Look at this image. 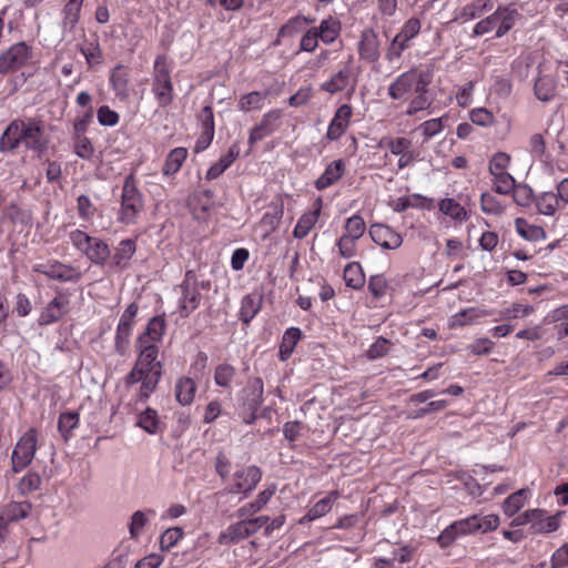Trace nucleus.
<instances>
[{
  "mask_svg": "<svg viewBox=\"0 0 568 568\" xmlns=\"http://www.w3.org/2000/svg\"><path fill=\"white\" fill-rule=\"evenodd\" d=\"M121 67L118 65L110 75V84L116 97H128V77L120 72Z\"/></svg>",
  "mask_w": 568,
  "mask_h": 568,
  "instance_id": "nucleus-53",
  "label": "nucleus"
},
{
  "mask_svg": "<svg viewBox=\"0 0 568 568\" xmlns=\"http://www.w3.org/2000/svg\"><path fill=\"white\" fill-rule=\"evenodd\" d=\"M237 518L239 520L236 523L229 525L219 534L217 542L220 545L231 546L254 535L247 521V517Z\"/></svg>",
  "mask_w": 568,
  "mask_h": 568,
  "instance_id": "nucleus-17",
  "label": "nucleus"
},
{
  "mask_svg": "<svg viewBox=\"0 0 568 568\" xmlns=\"http://www.w3.org/2000/svg\"><path fill=\"white\" fill-rule=\"evenodd\" d=\"M322 206L323 201L321 197H318L314 201L312 210L303 213L300 216L293 230V235L295 239L302 240L310 234L320 219Z\"/></svg>",
  "mask_w": 568,
  "mask_h": 568,
  "instance_id": "nucleus-21",
  "label": "nucleus"
},
{
  "mask_svg": "<svg viewBox=\"0 0 568 568\" xmlns=\"http://www.w3.org/2000/svg\"><path fill=\"white\" fill-rule=\"evenodd\" d=\"M490 175L493 176V185L496 193L501 195L511 193L516 181L508 171L490 173Z\"/></svg>",
  "mask_w": 568,
  "mask_h": 568,
  "instance_id": "nucleus-49",
  "label": "nucleus"
},
{
  "mask_svg": "<svg viewBox=\"0 0 568 568\" xmlns=\"http://www.w3.org/2000/svg\"><path fill=\"white\" fill-rule=\"evenodd\" d=\"M160 379L161 373H150V369L139 367V365L135 363L131 372L125 376L124 382L126 386H132L138 383H141L140 389L138 392V399L140 402H146L150 398V396L155 392Z\"/></svg>",
  "mask_w": 568,
  "mask_h": 568,
  "instance_id": "nucleus-9",
  "label": "nucleus"
},
{
  "mask_svg": "<svg viewBox=\"0 0 568 568\" xmlns=\"http://www.w3.org/2000/svg\"><path fill=\"white\" fill-rule=\"evenodd\" d=\"M480 209L486 214H500L504 211V206L497 200V197L488 192H484L480 195Z\"/></svg>",
  "mask_w": 568,
  "mask_h": 568,
  "instance_id": "nucleus-63",
  "label": "nucleus"
},
{
  "mask_svg": "<svg viewBox=\"0 0 568 568\" xmlns=\"http://www.w3.org/2000/svg\"><path fill=\"white\" fill-rule=\"evenodd\" d=\"M438 209L443 214L459 223L467 221L469 217L466 209L452 197L440 200Z\"/></svg>",
  "mask_w": 568,
  "mask_h": 568,
  "instance_id": "nucleus-41",
  "label": "nucleus"
},
{
  "mask_svg": "<svg viewBox=\"0 0 568 568\" xmlns=\"http://www.w3.org/2000/svg\"><path fill=\"white\" fill-rule=\"evenodd\" d=\"M241 152V146L239 142H234L230 145L226 153L223 154L219 161L212 164L206 171L205 178L207 180L217 179L224 171H226L233 162L239 158Z\"/></svg>",
  "mask_w": 568,
  "mask_h": 568,
  "instance_id": "nucleus-26",
  "label": "nucleus"
},
{
  "mask_svg": "<svg viewBox=\"0 0 568 568\" xmlns=\"http://www.w3.org/2000/svg\"><path fill=\"white\" fill-rule=\"evenodd\" d=\"M69 237L72 245L92 264L103 266L109 261L111 251L102 239L91 236L82 230L70 232Z\"/></svg>",
  "mask_w": 568,
  "mask_h": 568,
  "instance_id": "nucleus-5",
  "label": "nucleus"
},
{
  "mask_svg": "<svg viewBox=\"0 0 568 568\" xmlns=\"http://www.w3.org/2000/svg\"><path fill=\"white\" fill-rule=\"evenodd\" d=\"M197 386L193 378L189 376L180 377L174 387L175 398L182 406H189L193 403Z\"/></svg>",
  "mask_w": 568,
  "mask_h": 568,
  "instance_id": "nucleus-27",
  "label": "nucleus"
},
{
  "mask_svg": "<svg viewBox=\"0 0 568 568\" xmlns=\"http://www.w3.org/2000/svg\"><path fill=\"white\" fill-rule=\"evenodd\" d=\"M84 0H68L62 9L61 28L63 32H71L80 20L81 8Z\"/></svg>",
  "mask_w": 568,
  "mask_h": 568,
  "instance_id": "nucleus-28",
  "label": "nucleus"
},
{
  "mask_svg": "<svg viewBox=\"0 0 568 568\" xmlns=\"http://www.w3.org/2000/svg\"><path fill=\"white\" fill-rule=\"evenodd\" d=\"M489 17L494 19L495 37L501 38L513 29L520 13L514 6H499Z\"/></svg>",
  "mask_w": 568,
  "mask_h": 568,
  "instance_id": "nucleus-14",
  "label": "nucleus"
},
{
  "mask_svg": "<svg viewBox=\"0 0 568 568\" xmlns=\"http://www.w3.org/2000/svg\"><path fill=\"white\" fill-rule=\"evenodd\" d=\"M301 337L302 331L298 327H290L284 332L278 353L281 361L285 362L291 357Z\"/></svg>",
  "mask_w": 568,
  "mask_h": 568,
  "instance_id": "nucleus-39",
  "label": "nucleus"
},
{
  "mask_svg": "<svg viewBox=\"0 0 568 568\" xmlns=\"http://www.w3.org/2000/svg\"><path fill=\"white\" fill-rule=\"evenodd\" d=\"M557 82L552 75L539 74L535 80L534 92L542 102L551 101L556 95Z\"/></svg>",
  "mask_w": 568,
  "mask_h": 568,
  "instance_id": "nucleus-29",
  "label": "nucleus"
},
{
  "mask_svg": "<svg viewBox=\"0 0 568 568\" xmlns=\"http://www.w3.org/2000/svg\"><path fill=\"white\" fill-rule=\"evenodd\" d=\"M138 426L149 434H156L160 432V418L158 412L151 407L145 408L138 418Z\"/></svg>",
  "mask_w": 568,
  "mask_h": 568,
  "instance_id": "nucleus-46",
  "label": "nucleus"
},
{
  "mask_svg": "<svg viewBox=\"0 0 568 568\" xmlns=\"http://www.w3.org/2000/svg\"><path fill=\"white\" fill-rule=\"evenodd\" d=\"M31 508L32 506L29 501H11L0 510V515L8 523H14L27 518Z\"/></svg>",
  "mask_w": 568,
  "mask_h": 568,
  "instance_id": "nucleus-36",
  "label": "nucleus"
},
{
  "mask_svg": "<svg viewBox=\"0 0 568 568\" xmlns=\"http://www.w3.org/2000/svg\"><path fill=\"white\" fill-rule=\"evenodd\" d=\"M369 235L377 245L386 250H396L403 243L402 235L384 224L371 225Z\"/></svg>",
  "mask_w": 568,
  "mask_h": 568,
  "instance_id": "nucleus-20",
  "label": "nucleus"
},
{
  "mask_svg": "<svg viewBox=\"0 0 568 568\" xmlns=\"http://www.w3.org/2000/svg\"><path fill=\"white\" fill-rule=\"evenodd\" d=\"M79 414L77 412L61 413L58 419V429L65 440L70 438L72 432L79 425Z\"/></svg>",
  "mask_w": 568,
  "mask_h": 568,
  "instance_id": "nucleus-48",
  "label": "nucleus"
},
{
  "mask_svg": "<svg viewBox=\"0 0 568 568\" xmlns=\"http://www.w3.org/2000/svg\"><path fill=\"white\" fill-rule=\"evenodd\" d=\"M136 348L139 356L135 363L139 367L150 369V373L159 372L162 374V364L158 361V345L155 343L145 342L144 339H136Z\"/></svg>",
  "mask_w": 568,
  "mask_h": 568,
  "instance_id": "nucleus-18",
  "label": "nucleus"
},
{
  "mask_svg": "<svg viewBox=\"0 0 568 568\" xmlns=\"http://www.w3.org/2000/svg\"><path fill=\"white\" fill-rule=\"evenodd\" d=\"M210 286L209 281H199L195 271L185 272L183 281L176 286L180 292L178 306L181 317L190 316L200 306L202 298L200 290H210Z\"/></svg>",
  "mask_w": 568,
  "mask_h": 568,
  "instance_id": "nucleus-3",
  "label": "nucleus"
},
{
  "mask_svg": "<svg viewBox=\"0 0 568 568\" xmlns=\"http://www.w3.org/2000/svg\"><path fill=\"white\" fill-rule=\"evenodd\" d=\"M409 48V42L399 38L397 34L393 38L385 52V60L395 63L400 60L403 52Z\"/></svg>",
  "mask_w": 568,
  "mask_h": 568,
  "instance_id": "nucleus-50",
  "label": "nucleus"
},
{
  "mask_svg": "<svg viewBox=\"0 0 568 568\" xmlns=\"http://www.w3.org/2000/svg\"><path fill=\"white\" fill-rule=\"evenodd\" d=\"M236 378V368L229 363L219 364L214 371V382L219 387L231 389Z\"/></svg>",
  "mask_w": 568,
  "mask_h": 568,
  "instance_id": "nucleus-43",
  "label": "nucleus"
},
{
  "mask_svg": "<svg viewBox=\"0 0 568 568\" xmlns=\"http://www.w3.org/2000/svg\"><path fill=\"white\" fill-rule=\"evenodd\" d=\"M277 490L276 484H270L267 485L262 491L258 493L255 500L247 503L243 506H241L236 510V517H252L258 511H261L267 503L271 500V498L275 495Z\"/></svg>",
  "mask_w": 568,
  "mask_h": 568,
  "instance_id": "nucleus-23",
  "label": "nucleus"
},
{
  "mask_svg": "<svg viewBox=\"0 0 568 568\" xmlns=\"http://www.w3.org/2000/svg\"><path fill=\"white\" fill-rule=\"evenodd\" d=\"M514 201L520 206H528L534 201V192L527 184H516L511 190Z\"/></svg>",
  "mask_w": 568,
  "mask_h": 568,
  "instance_id": "nucleus-61",
  "label": "nucleus"
},
{
  "mask_svg": "<svg viewBox=\"0 0 568 568\" xmlns=\"http://www.w3.org/2000/svg\"><path fill=\"white\" fill-rule=\"evenodd\" d=\"M535 312L531 305L514 303L500 312V318H524Z\"/></svg>",
  "mask_w": 568,
  "mask_h": 568,
  "instance_id": "nucleus-57",
  "label": "nucleus"
},
{
  "mask_svg": "<svg viewBox=\"0 0 568 568\" xmlns=\"http://www.w3.org/2000/svg\"><path fill=\"white\" fill-rule=\"evenodd\" d=\"M267 92L252 91L243 94L237 102L239 110L243 112L261 110L265 104Z\"/></svg>",
  "mask_w": 568,
  "mask_h": 568,
  "instance_id": "nucleus-42",
  "label": "nucleus"
},
{
  "mask_svg": "<svg viewBox=\"0 0 568 568\" xmlns=\"http://www.w3.org/2000/svg\"><path fill=\"white\" fill-rule=\"evenodd\" d=\"M20 145L41 156L48 149L43 122L39 119H16L9 123L0 136V151L12 152Z\"/></svg>",
  "mask_w": 568,
  "mask_h": 568,
  "instance_id": "nucleus-1",
  "label": "nucleus"
},
{
  "mask_svg": "<svg viewBox=\"0 0 568 568\" xmlns=\"http://www.w3.org/2000/svg\"><path fill=\"white\" fill-rule=\"evenodd\" d=\"M357 51L359 58L368 63L378 61L381 57V42L374 29L366 28L362 31Z\"/></svg>",
  "mask_w": 568,
  "mask_h": 568,
  "instance_id": "nucleus-15",
  "label": "nucleus"
},
{
  "mask_svg": "<svg viewBox=\"0 0 568 568\" xmlns=\"http://www.w3.org/2000/svg\"><path fill=\"white\" fill-rule=\"evenodd\" d=\"M422 22L418 18H409L400 28L397 36L407 42H410L420 32Z\"/></svg>",
  "mask_w": 568,
  "mask_h": 568,
  "instance_id": "nucleus-62",
  "label": "nucleus"
},
{
  "mask_svg": "<svg viewBox=\"0 0 568 568\" xmlns=\"http://www.w3.org/2000/svg\"><path fill=\"white\" fill-rule=\"evenodd\" d=\"M262 307V295L257 293L247 294L242 298L240 308V320L248 324L260 312Z\"/></svg>",
  "mask_w": 568,
  "mask_h": 568,
  "instance_id": "nucleus-32",
  "label": "nucleus"
},
{
  "mask_svg": "<svg viewBox=\"0 0 568 568\" xmlns=\"http://www.w3.org/2000/svg\"><path fill=\"white\" fill-rule=\"evenodd\" d=\"M245 405L248 410H258L263 403L264 385L260 377L251 379L245 388Z\"/></svg>",
  "mask_w": 568,
  "mask_h": 568,
  "instance_id": "nucleus-37",
  "label": "nucleus"
},
{
  "mask_svg": "<svg viewBox=\"0 0 568 568\" xmlns=\"http://www.w3.org/2000/svg\"><path fill=\"white\" fill-rule=\"evenodd\" d=\"M356 85V81L353 78L351 65H345L337 72H334L326 81H324L320 89L329 94H336L346 89H351L353 92Z\"/></svg>",
  "mask_w": 568,
  "mask_h": 568,
  "instance_id": "nucleus-16",
  "label": "nucleus"
},
{
  "mask_svg": "<svg viewBox=\"0 0 568 568\" xmlns=\"http://www.w3.org/2000/svg\"><path fill=\"white\" fill-rule=\"evenodd\" d=\"M513 91V84L510 79L501 75H495L493 78V84L490 92L500 99H507L510 97Z\"/></svg>",
  "mask_w": 568,
  "mask_h": 568,
  "instance_id": "nucleus-59",
  "label": "nucleus"
},
{
  "mask_svg": "<svg viewBox=\"0 0 568 568\" xmlns=\"http://www.w3.org/2000/svg\"><path fill=\"white\" fill-rule=\"evenodd\" d=\"M469 119L473 124L481 128H489L495 122V116L491 111L486 108H475L469 112Z\"/></svg>",
  "mask_w": 568,
  "mask_h": 568,
  "instance_id": "nucleus-58",
  "label": "nucleus"
},
{
  "mask_svg": "<svg viewBox=\"0 0 568 568\" xmlns=\"http://www.w3.org/2000/svg\"><path fill=\"white\" fill-rule=\"evenodd\" d=\"M345 171L346 165L342 159L332 161L315 181V187L323 191L334 185L344 175Z\"/></svg>",
  "mask_w": 568,
  "mask_h": 568,
  "instance_id": "nucleus-24",
  "label": "nucleus"
},
{
  "mask_svg": "<svg viewBox=\"0 0 568 568\" xmlns=\"http://www.w3.org/2000/svg\"><path fill=\"white\" fill-rule=\"evenodd\" d=\"M516 229L520 236L528 241L544 240L546 234L542 227L536 225H529L523 220L517 219Z\"/></svg>",
  "mask_w": 568,
  "mask_h": 568,
  "instance_id": "nucleus-51",
  "label": "nucleus"
},
{
  "mask_svg": "<svg viewBox=\"0 0 568 568\" xmlns=\"http://www.w3.org/2000/svg\"><path fill=\"white\" fill-rule=\"evenodd\" d=\"M261 479L262 470L260 467L254 465L243 467L233 474V484L229 491L231 494H242L243 497H247L256 488Z\"/></svg>",
  "mask_w": 568,
  "mask_h": 568,
  "instance_id": "nucleus-11",
  "label": "nucleus"
},
{
  "mask_svg": "<svg viewBox=\"0 0 568 568\" xmlns=\"http://www.w3.org/2000/svg\"><path fill=\"white\" fill-rule=\"evenodd\" d=\"M184 531L181 527L168 528L160 538V545L162 549H171L174 547L180 539H182Z\"/></svg>",
  "mask_w": 568,
  "mask_h": 568,
  "instance_id": "nucleus-64",
  "label": "nucleus"
},
{
  "mask_svg": "<svg viewBox=\"0 0 568 568\" xmlns=\"http://www.w3.org/2000/svg\"><path fill=\"white\" fill-rule=\"evenodd\" d=\"M494 3L491 0H476L466 4L460 13V18L465 20H474L479 18L484 12L491 10Z\"/></svg>",
  "mask_w": 568,
  "mask_h": 568,
  "instance_id": "nucleus-47",
  "label": "nucleus"
},
{
  "mask_svg": "<svg viewBox=\"0 0 568 568\" xmlns=\"http://www.w3.org/2000/svg\"><path fill=\"white\" fill-rule=\"evenodd\" d=\"M491 314L489 310H481L477 307H468L459 311L452 317V327L467 326L476 323L478 320L486 317Z\"/></svg>",
  "mask_w": 568,
  "mask_h": 568,
  "instance_id": "nucleus-33",
  "label": "nucleus"
},
{
  "mask_svg": "<svg viewBox=\"0 0 568 568\" xmlns=\"http://www.w3.org/2000/svg\"><path fill=\"white\" fill-rule=\"evenodd\" d=\"M144 207V197L138 187L133 173L124 179L121 192L120 210L116 220L119 223L131 225L135 224Z\"/></svg>",
  "mask_w": 568,
  "mask_h": 568,
  "instance_id": "nucleus-2",
  "label": "nucleus"
},
{
  "mask_svg": "<svg viewBox=\"0 0 568 568\" xmlns=\"http://www.w3.org/2000/svg\"><path fill=\"white\" fill-rule=\"evenodd\" d=\"M432 74L428 71L410 69L397 75L387 88L388 97L394 101L406 100L408 94L415 93L418 87H429Z\"/></svg>",
  "mask_w": 568,
  "mask_h": 568,
  "instance_id": "nucleus-6",
  "label": "nucleus"
},
{
  "mask_svg": "<svg viewBox=\"0 0 568 568\" xmlns=\"http://www.w3.org/2000/svg\"><path fill=\"white\" fill-rule=\"evenodd\" d=\"M429 87L420 88L418 87L415 91V97L412 98L408 102L405 114L407 116H414L420 111L428 110L433 103V99L429 97Z\"/></svg>",
  "mask_w": 568,
  "mask_h": 568,
  "instance_id": "nucleus-38",
  "label": "nucleus"
},
{
  "mask_svg": "<svg viewBox=\"0 0 568 568\" xmlns=\"http://www.w3.org/2000/svg\"><path fill=\"white\" fill-rule=\"evenodd\" d=\"M313 29H315L317 37L323 43L331 44L338 38L342 24L336 18L328 17L323 19L318 27H313Z\"/></svg>",
  "mask_w": 568,
  "mask_h": 568,
  "instance_id": "nucleus-30",
  "label": "nucleus"
},
{
  "mask_svg": "<svg viewBox=\"0 0 568 568\" xmlns=\"http://www.w3.org/2000/svg\"><path fill=\"white\" fill-rule=\"evenodd\" d=\"M339 493L337 490L329 491L324 498L320 499L307 513L304 515L298 523L301 525L310 524L326 514H328L333 507V504L338 499Z\"/></svg>",
  "mask_w": 568,
  "mask_h": 568,
  "instance_id": "nucleus-25",
  "label": "nucleus"
},
{
  "mask_svg": "<svg viewBox=\"0 0 568 568\" xmlns=\"http://www.w3.org/2000/svg\"><path fill=\"white\" fill-rule=\"evenodd\" d=\"M281 119V112L278 110H271L266 112L261 122L252 128L248 136L250 145H254L256 142L262 141L264 138L271 135L277 126V122Z\"/></svg>",
  "mask_w": 568,
  "mask_h": 568,
  "instance_id": "nucleus-22",
  "label": "nucleus"
},
{
  "mask_svg": "<svg viewBox=\"0 0 568 568\" xmlns=\"http://www.w3.org/2000/svg\"><path fill=\"white\" fill-rule=\"evenodd\" d=\"M172 64L165 54L156 55L152 72V93L159 106L165 108L173 101Z\"/></svg>",
  "mask_w": 568,
  "mask_h": 568,
  "instance_id": "nucleus-4",
  "label": "nucleus"
},
{
  "mask_svg": "<svg viewBox=\"0 0 568 568\" xmlns=\"http://www.w3.org/2000/svg\"><path fill=\"white\" fill-rule=\"evenodd\" d=\"M187 158V150L182 146H178L172 149L169 154L166 155V159L164 161V164L162 166V173L165 176H172L176 174L181 166L183 165L184 161Z\"/></svg>",
  "mask_w": 568,
  "mask_h": 568,
  "instance_id": "nucleus-34",
  "label": "nucleus"
},
{
  "mask_svg": "<svg viewBox=\"0 0 568 568\" xmlns=\"http://www.w3.org/2000/svg\"><path fill=\"white\" fill-rule=\"evenodd\" d=\"M41 476L36 471H29L18 483V490L21 495H28L40 489Z\"/></svg>",
  "mask_w": 568,
  "mask_h": 568,
  "instance_id": "nucleus-54",
  "label": "nucleus"
},
{
  "mask_svg": "<svg viewBox=\"0 0 568 568\" xmlns=\"http://www.w3.org/2000/svg\"><path fill=\"white\" fill-rule=\"evenodd\" d=\"M155 515L156 513L152 508L134 511L131 515L128 525L130 537L132 539H138L142 535L144 527L149 524L150 519L154 518Z\"/></svg>",
  "mask_w": 568,
  "mask_h": 568,
  "instance_id": "nucleus-31",
  "label": "nucleus"
},
{
  "mask_svg": "<svg viewBox=\"0 0 568 568\" xmlns=\"http://www.w3.org/2000/svg\"><path fill=\"white\" fill-rule=\"evenodd\" d=\"M353 116V108L349 104H342L337 108L331 120L327 131L326 139L328 141H337L347 130L351 119Z\"/></svg>",
  "mask_w": 568,
  "mask_h": 568,
  "instance_id": "nucleus-19",
  "label": "nucleus"
},
{
  "mask_svg": "<svg viewBox=\"0 0 568 568\" xmlns=\"http://www.w3.org/2000/svg\"><path fill=\"white\" fill-rule=\"evenodd\" d=\"M70 298L67 294L58 293L40 313L38 323L47 326L60 321L69 312Z\"/></svg>",
  "mask_w": 568,
  "mask_h": 568,
  "instance_id": "nucleus-12",
  "label": "nucleus"
},
{
  "mask_svg": "<svg viewBox=\"0 0 568 568\" xmlns=\"http://www.w3.org/2000/svg\"><path fill=\"white\" fill-rule=\"evenodd\" d=\"M392 342L383 336L376 338V341L368 347L365 355L369 361H375L387 355L390 351Z\"/></svg>",
  "mask_w": 568,
  "mask_h": 568,
  "instance_id": "nucleus-52",
  "label": "nucleus"
},
{
  "mask_svg": "<svg viewBox=\"0 0 568 568\" xmlns=\"http://www.w3.org/2000/svg\"><path fill=\"white\" fill-rule=\"evenodd\" d=\"M136 252V243L132 239L119 242L110 256L109 267L114 272H123L131 265V260Z\"/></svg>",
  "mask_w": 568,
  "mask_h": 568,
  "instance_id": "nucleus-13",
  "label": "nucleus"
},
{
  "mask_svg": "<svg viewBox=\"0 0 568 568\" xmlns=\"http://www.w3.org/2000/svg\"><path fill=\"white\" fill-rule=\"evenodd\" d=\"M559 197L554 192H544L536 199V206L540 214L554 215L559 207Z\"/></svg>",
  "mask_w": 568,
  "mask_h": 568,
  "instance_id": "nucleus-45",
  "label": "nucleus"
},
{
  "mask_svg": "<svg viewBox=\"0 0 568 568\" xmlns=\"http://www.w3.org/2000/svg\"><path fill=\"white\" fill-rule=\"evenodd\" d=\"M32 57V50L26 42H18L10 45L0 53V74L21 69Z\"/></svg>",
  "mask_w": 568,
  "mask_h": 568,
  "instance_id": "nucleus-10",
  "label": "nucleus"
},
{
  "mask_svg": "<svg viewBox=\"0 0 568 568\" xmlns=\"http://www.w3.org/2000/svg\"><path fill=\"white\" fill-rule=\"evenodd\" d=\"M38 450V433L29 428L17 442L11 454V470L18 474L26 469L33 460Z\"/></svg>",
  "mask_w": 568,
  "mask_h": 568,
  "instance_id": "nucleus-7",
  "label": "nucleus"
},
{
  "mask_svg": "<svg viewBox=\"0 0 568 568\" xmlns=\"http://www.w3.org/2000/svg\"><path fill=\"white\" fill-rule=\"evenodd\" d=\"M366 230V224L362 216L354 214L346 220L344 235L359 240Z\"/></svg>",
  "mask_w": 568,
  "mask_h": 568,
  "instance_id": "nucleus-55",
  "label": "nucleus"
},
{
  "mask_svg": "<svg viewBox=\"0 0 568 568\" xmlns=\"http://www.w3.org/2000/svg\"><path fill=\"white\" fill-rule=\"evenodd\" d=\"M32 271L63 283H77L82 277V272L78 267L57 260L37 263L32 266Z\"/></svg>",
  "mask_w": 568,
  "mask_h": 568,
  "instance_id": "nucleus-8",
  "label": "nucleus"
},
{
  "mask_svg": "<svg viewBox=\"0 0 568 568\" xmlns=\"http://www.w3.org/2000/svg\"><path fill=\"white\" fill-rule=\"evenodd\" d=\"M344 281L346 286L354 290H361L364 286L365 275L359 263L351 262L345 266Z\"/></svg>",
  "mask_w": 568,
  "mask_h": 568,
  "instance_id": "nucleus-44",
  "label": "nucleus"
},
{
  "mask_svg": "<svg viewBox=\"0 0 568 568\" xmlns=\"http://www.w3.org/2000/svg\"><path fill=\"white\" fill-rule=\"evenodd\" d=\"M73 148L74 153L79 158L83 160H91L94 152V148L88 136H85L84 134H75Z\"/></svg>",
  "mask_w": 568,
  "mask_h": 568,
  "instance_id": "nucleus-56",
  "label": "nucleus"
},
{
  "mask_svg": "<svg viewBox=\"0 0 568 568\" xmlns=\"http://www.w3.org/2000/svg\"><path fill=\"white\" fill-rule=\"evenodd\" d=\"M165 329L166 323L164 315L154 316L148 322L145 332L140 335L138 339L158 344L162 341Z\"/></svg>",
  "mask_w": 568,
  "mask_h": 568,
  "instance_id": "nucleus-35",
  "label": "nucleus"
},
{
  "mask_svg": "<svg viewBox=\"0 0 568 568\" xmlns=\"http://www.w3.org/2000/svg\"><path fill=\"white\" fill-rule=\"evenodd\" d=\"M530 491L528 488H521L508 496L504 504L503 510L507 517L515 516L527 503Z\"/></svg>",
  "mask_w": 568,
  "mask_h": 568,
  "instance_id": "nucleus-40",
  "label": "nucleus"
},
{
  "mask_svg": "<svg viewBox=\"0 0 568 568\" xmlns=\"http://www.w3.org/2000/svg\"><path fill=\"white\" fill-rule=\"evenodd\" d=\"M132 329L128 326L119 325L116 326L115 337H114V346L116 352L120 355H124L130 345V337L132 335Z\"/></svg>",
  "mask_w": 568,
  "mask_h": 568,
  "instance_id": "nucleus-60",
  "label": "nucleus"
}]
</instances>
